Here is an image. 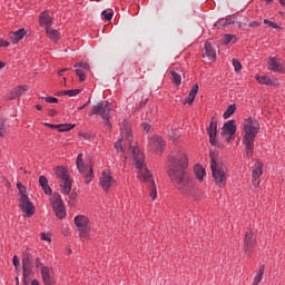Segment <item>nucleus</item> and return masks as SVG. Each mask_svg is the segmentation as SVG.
<instances>
[{
	"instance_id": "nucleus-1",
	"label": "nucleus",
	"mask_w": 285,
	"mask_h": 285,
	"mask_svg": "<svg viewBox=\"0 0 285 285\" xmlns=\"http://www.w3.org/2000/svg\"><path fill=\"white\" fill-rule=\"evenodd\" d=\"M187 168L188 156L184 153L169 157V169L167 173L171 184H174L175 188L183 193V195H193L195 184H193V179L188 177Z\"/></svg>"
},
{
	"instance_id": "nucleus-2",
	"label": "nucleus",
	"mask_w": 285,
	"mask_h": 285,
	"mask_svg": "<svg viewBox=\"0 0 285 285\" xmlns=\"http://www.w3.org/2000/svg\"><path fill=\"white\" fill-rule=\"evenodd\" d=\"M131 155L134 165L138 170V179H140V181H146L147 184H149V196L151 197V200L155 202V199H157V187L155 186L153 175L144 165V154H141L139 147H132Z\"/></svg>"
},
{
	"instance_id": "nucleus-3",
	"label": "nucleus",
	"mask_w": 285,
	"mask_h": 285,
	"mask_svg": "<svg viewBox=\"0 0 285 285\" xmlns=\"http://www.w3.org/2000/svg\"><path fill=\"white\" fill-rule=\"evenodd\" d=\"M210 157V169L212 175L214 177L216 186H219V188H223V186H226V166H224V163H222V159L215 154L214 151L209 153Z\"/></svg>"
},
{
	"instance_id": "nucleus-4",
	"label": "nucleus",
	"mask_w": 285,
	"mask_h": 285,
	"mask_svg": "<svg viewBox=\"0 0 285 285\" xmlns=\"http://www.w3.org/2000/svg\"><path fill=\"white\" fill-rule=\"evenodd\" d=\"M110 112H112V105L108 101H100L92 107L90 115H98L101 117L107 130H110L112 128V125L110 124Z\"/></svg>"
},
{
	"instance_id": "nucleus-5",
	"label": "nucleus",
	"mask_w": 285,
	"mask_h": 285,
	"mask_svg": "<svg viewBox=\"0 0 285 285\" xmlns=\"http://www.w3.org/2000/svg\"><path fill=\"white\" fill-rule=\"evenodd\" d=\"M55 175L57 179H59V186L62 195H70V190H72V179L70 178V174L66 167H55Z\"/></svg>"
},
{
	"instance_id": "nucleus-6",
	"label": "nucleus",
	"mask_w": 285,
	"mask_h": 285,
	"mask_svg": "<svg viewBox=\"0 0 285 285\" xmlns=\"http://www.w3.org/2000/svg\"><path fill=\"white\" fill-rule=\"evenodd\" d=\"M259 134V122L253 119H247L244 125V138L243 141L245 146H250L255 144V138Z\"/></svg>"
},
{
	"instance_id": "nucleus-7",
	"label": "nucleus",
	"mask_w": 285,
	"mask_h": 285,
	"mask_svg": "<svg viewBox=\"0 0 285 285\" xmlns=\"http://www.w3.org/2000/svg\"><path fill=\"white\" fill-rule=\"evenodd\" d=\"M124 146L132 148V132L130 131V124L124 120L121 127V138L115 144L117 153H124Z\"/></svg>"
},
{
	"instance_id": "nucleus-8",
	"label": "nucleus",
	"mask_w": 285,
	"mask_h": 285,
	"mask_svg": "<svg viewBox=\"0 0 285 285\" xmlns=\"http://www.w3.org/2000/svg\"><path fill=\"white\" fill-rule=\"evenodd\" d=\"M81 239H88V235H90V220L88 217L83 215H78L73 219Z\"/></svg>"
},
{
	"instance_id": "nucleus-9",
	"label": "nucleus",
	"mask_w": 285,
	"mask_h": 285,
	"mask_svg": "<svg viewBox=\"0 0 285 285\" xmlns=\"http://www.w3.org/2000/svg\"><path fill=\"white\" fill-rule=\"evenodd\" d=\"M77 168L81 175L85 176V184H90L92 181V165L83 164V154H79L76 160Z\"/></svg>"
},
{
	"instance_id": "nucleus-10",
	"label": "nucleus",
	"mask_w": 285,
	"mask_h": 285,
	"mask_svg": "<svg viewBox=\"0 0 285 285\" xmlns=\"http://www.w3.org/2000/svg\"><path fill=\"white\" fill-rule=\"evenodd\" d=\"M32 254L28 250L23 252L22 254V271H23V283L28 284V279H30V276L32 275Z\"/></svg>"
},
{
	"instance_id": "nucleus-11",
	"label": "nucleus",
	"mask_w": 285,
	"mask_h": 285,
	"mask_svg": "<svg viewBox=\"0 0 285 285\" xmlns=\"http://www.w3.org/2000/svg\"><path fill=\"white\" fill-rule=\"evenodd\" d=\"M51 204L56 217H58V219H63V217H66V206L63 205V200H61V195L53 194Z\"/></svg>"
},
{
	"instance_id": "nucleus-12",
	"label": "nucleus",
	"mask_w": 285,
	"mask_h": 285,
	"mask_svg": "<svg viewBox=\"0 0 285 285\" xmlns=\"http://www.w3.org/2000/svg\"><path fill=\"white\" fill-rule=\"evenodd\" d=\"M18 206L27 217L35 215V205L30 202L28 195L22 194V196H20Z\"/></svg>"
},
{
	"instance_id": "nucleus-13",
	"label": "nucleus",
	"mask_w": 285,
	"mask_h": 285,
	"mask_svg": "<svg viewBox=\"0 0 285 285\" xmlns=\"http://www.w3.org/2000/svg\"><path fill=\"white\" fill-rule=\"evenodd\" d=\"M148 146L150 150L156 153V155H161L164 153L166 142L159 136H151L148 140Z\"/></svg>"
},
{
	"instance_id": "nucleus-14",
	"label": "nucleus",
	"mask_w": 285,
	"mask_h": 285,
	"mask_svg": "<svg viewBox=\"0 0 285 285\" xmlns=\"http://www.w3.org/2000/svg\"><path fill=\"white\" fill-rule=\"evenodd\" d=\"M237 132V126L235 125V120H228L223 126V137H225L226 141H230L233 139V135Z\"/></svg>"
},
{
	"instance_id": "nucleus-15",
	"label": "nucleus",
	"mask_w": 285,
	"mask_h": 285,
	"mask_svg": "<svg viewBox=\"0 0 285 285\" xmlns=\"http://www.w3.org/2000/svg\"><path fill=\"white\" fill-rule=\"evenodd\" d=\"M268 66H269V70H272L273 72H285V65H284V60L282 59L272 57L268 59Z\"/></svg>"
},
{
	"instance_id": "nucleus-16",
	"label": "nucleus",
	"mask_w": 285,
	"mask_h": 285,
	"mask_svg": "<svg viewBox=\"0 0 285 285\" xmlns=\"http://www.w3.org/2000/svg\"><path fill=\"white\" fill-rule=\"evenodd\" d=\"M207 135L209 136V141L212 146L217 144V119L212 118L209 126L207 127Z\"/></svg>"
},
{
	"instance_id": "nucleus-17",
	"label": "nucleus",
	"mask_w": 285,
	"mask_h": 285,
	"mask_svg": "<svg viewBox=\"0 0 285 285\" xmlns=\"http://www.w3.org/2000/svg\"><path fill=\"white\" fill-rule=\"evenodd\" d=\"M264 175V165L262 163H256L252 169L253 185L259 186L258 179Z\"/></svg>"
},
{
	"instance_id": "nucleus-18",
	"label": "nucleus",
	"mask_w": 285,
	"mask_h": 285,
	"mask_svg": "<svg viewBox=\"0 0 285 285\" xmlns=\"http://www.w3.org/2000/svg\"><path fill=\"white\" fill-rule=\"evenodd\" d=\"M253 246H255V235L252 230L247 232L244 239V252L245 255H250V250H253Z\"/></svg>"
},
{
	"instance_id": "nucleus-19",
	"label": "nucleus",
	"mask_w": 285,
	"mask_h": 285,
	"mask_svg": "<svg viewBox=\"0 0 285 285\" xmlns=\"http://www.w3.org/2000/svg\"><path fill=\"white\" fill-rule=\"evenodd\" d=\"M203 57L204 59H207V61H215L217 58V50L215 49V46L210 45V42H205Z\"/></svg>"
},
{
	"instance_id": "nucleus-20",
	"label": "nucleus",
	"mask_w": 285,
	"mask_h": 285,
	"mask_svg": "<svg viewBox=\"0 0 285 285\" xmlns=\"http://www.w3.org/2000/svg\"><path fill=\"white\" fill-rule=\"evenodd\" d=\"M100 186L104 188V190H108V188H112L115 186V179L110 174L108 173H102L100 177Z\"/></svg>"
},
{
	"instance_id": "nucleus-21",
	"label": "nucleus",
	"mask_w": 285,
	"mask_h": 285,
	"mask_svg": "<svg viewBox=\"0 0 285 285\" xmlns=\"http://www.w3.org/2000/svg\"><path fill=\"white\" fill-rule=\"evenodd\" d=\"M39 26H41V28H43L45 26L46 28H50V26H52V12L43 11L39 16Z\"/></svg>"
},
{
	"instance_id": "nucleus-22",
	"label": "nucleus",
	"mask_w": 285,
	"mask_h": 285,
	"mask_svg": "<svg viewBox=\"0 0 285 285\" xmlns=\"http://www.w3.org/2000/svg\"><path fill=\"white\" fill-rule=\"evenodd\" d=\"M256 80L258 83H263L264 86H279V81L277 79L268 76H256Z\"/></svg>"
},
{
	"instance_id": "nucleus-23",
	"label": "nucleus",
	"mask_w": 285,
	"mask_h": 285,
	"mask_svg": "<svg viewBox=\"0 0 285 285\" xmlns=\"http://www.w3.org/2000/svg\"><path fill=\"white\" fill-rule=\"evenodd\" d=\"M26 92H28V87L19 86L11 91L9 99L12 101V100L21 97V95H26Z\"/></svg>"
},
{
	"instance_id": "nucleus-24",
	"label": "nucleus",
	"mask_w": 285,
	"mask_h": 285,
	"mask_svg": "<svg viewBox=\"0 0 285 285\" xmlns=\"http://www.w3.org/2000/svg\"><path fill=\"white\" fill-rule=\"evenodd\" d=\"M42 281L45 282L46 285L52 284V276L50 275V267L48 266H42L40 268Z\"/></svg>"
},
{
	"instance_id": "nucleus-25",
	"label": "nucleus",
	"mask_w": 285,
	"mask_h": 285,
	"mask_svg": "<svg viewBox=\"0 0 285 285\" xmlns=\"http://www.w3.org/2000/svg\"><path fill=\"white\" fill-rule=\"evenodd\" d=\"M39 185L41 186L45 195H52V188L48 185V178H46V176L39 177Z\"/></svg>"
},
{
	"instance_id": "nucleus-26",
	"label": "nucleus",
	"mask_w": 285,
	"mask_h": 285,
	"mask_svg": "<svg viewBox=\"0 0 285 285\" xmlns=\"http://www.w3.org/2000/svg\"><path fill=\"white\" fill-rule=\"evenodd\" d=\"M198 90H199V85H194L188 94V97L185 99L184 104H193L195 101V97H197Z\"/></svg>"
},
{
	"instance_id": "nucleus-27",
	"label": "nucleus",
	"mask_w": 285,
	"mask_h": 285,
	"mask_svg": "<svg viewBox=\"0 0 285 285\" xmlns=\"http://www.w3.org/2000/svg\"><path fill=\"white\" fill-rule=\"evenodd\" d=\"M46 32H47V37H49V39L51 41L57 42V40L60 39L59 31H57L56 29H52L50 27H46Z\"/></svg>"
},
{
	"instance_id": "nucleus-28",
	"label": "nucleus",
	"mask_w": 285,
	"mask_h": 285,
	"mask_svg": "<svg viewBox=\"0 0 285 285\" xmlns=\"http://www.w3.org/2000/svg\"><path fill=\"white\" fill-rule=\"evenodd\" d=\"M24 36L26 29H19L18 31L12 32L11 39H13V43H19Z\"/></svg>"
},
{
	"instance_id": "nucleus-29",
	"label": "nucleus",
	"mask_w": 285,
	"mask_h": 285,
	"mask_svg": "<svg viewBox=\"0 0 285 285\" xmlns=\"http://www.w3.org/2000/svg\"><path fill=\"white\" fill-rule=\"evenodd\" d=\"M194 173L196 177L199 179V181L204 180V176L206 175V170L204 169V167H202L200 165H196L194 167Z\"/></svg>"
},
{
	"instance_id": "nucleus-30",
	"label": "nucleus",
	"mask_w": 285,
	"mask_h": 285,
	"mask_svg": "<svg viewBox=\"0 0 285 285\" xmlns=\"http://www.w3.org/2000/svg\"><path fill=\"white\" fill-rule=\"evenodd\" d=\"M232 23H235V21L223 18V19H219L214 26L215 28H224L226 26H232Z\"/></svg>"
},
{
	"instance_id": "nucleus-31",
	"label": "nucleus",
	"mask_w": 285,
	"mask_h": 285,
	"mask_svg": "<svg viewBox=\"0 0 285 285\" xmlns=\"http://www.w3.org/2000/svg\"><path fill=\"white\" fill-rule=\"evenodd\" d=\"M235 110H237V105H229L224 112V119H228L230 116L235 115Z\"/></svg>"
},
{
	"instance_id": "nucleus-32",
	"label": "nucleus",
	"mask_w": 285,
	"mask_h": 285,
	"mask_svg": "<svg viewBox=\"0 0 285 285\" xmlns=\"http://www.w3.org/2000/svg\"><path fill=\"white\" fill-rule=\"evenodd\" d=\"M263 278H264V265L262 267H259L258 273L256 274V276L254 278L253 285H259V283L262 282Z\"/></svg>"
},
{
	"instance_id": "nucleus-33",
	"label": "nucleus",
	"mask_w": 285,
	"mask_h": 285,
	"mask_svg": "<svg viewBox=\"0 0 285 285\" xmlns=\"http://www.w3.org/2000/svg\"><path fill=\"white\" fill-rule=\"evenodd\" d=\"M59 132H68V130H72L75 128V125L72 124H61L57 126Z\"/></svg>"
},
{
	"instance_id": "nucleus-34",
	"label": "nucleus",
	"mask_w": 285,
	"mask_h": 285,
	"mask_svg": "<svg viewBox=\"0 0 285 285\" xmlns=\"http://www.w3.org/2000/svg\"><path fill=\"white\" fill-rule=\"evenodd\" d=\"M171 79L176 86H179L181 83V75L177 71H171Z\"/></svg>"
},
{
	"instance_id": "nucleus-35",
	"label": "nucleus",
	"mask_w": 285,
	"mask_h": 285,
	"mask_svg": "<svg viewBox=\"0 0 285 285\" xmlns=\"http://www.w3.org/2000/svg\"><path fill=\"white\" fill-rule=\"evenodd\" d=\"M81 90L79 89H70V90H63L61 91V95H68V97H77Z\"/></svg>"
},
{
	"instance_id": "nucleus-36",
	"label": "nucleus",
	"mask_w": 285,
	"mask_h": 285,
	"mask_svg": "<svg viewBox=\"0 0 285 285\" xmlns=\"http://www.w3.org/2000/svg\"><path fill=\"white\" fill-rule=\"evenodd\" d=\"M232 63L236 72H239V70H242V62H239V60L233 59Z\"/></svg>"
},
{
	"instance_id": "nucleus-37",
	"label": "nucleus",
	"mask_w": 285,
	"mask_h": 285,
	"mask_svg": "<svg viewBox=\"0 0 285 285\" xmlns=\"http://www.w3.org/2000/svg\"><path fill=\"white\" fill-rule=\"evenodd\" d=\"M233 39H235V36H230V35H225L223 37V43L225 46H228V43H230V41H233Z\"/></svg>"
},
{
	"instance_id": "nucleus-38",
	"label": "nucleus",
	"mask_w": 285,
	"mask_h": 285,
	"mask_svg": "<svg viewBox=\"0 0 285 285\" xmlns=\"http://www.w3.org/2000/svg\"><path fill=\"white\" fill-rule=\"evenodd\" d=\"M76 75L79 77V81H86V73L81 69H76Z\"/></svg>"
},
{
	"instance_id": "nucleus-39",
	"label": "nucleus",
	"mask_w": 285,
	"mask_h": 285,
	"mask_svg": "<svg viewBox=\"0 0 285 285\" xmlns=\"http://www.w3.org/2000/svg\"><path fill=\"white\" fill-rule=\"evenodd\" d=\"M101 17H104V19H106V21H111L112 20V12H108V11L104 10L101 12Z\"/></svg>"
},
{
	"instance_id": "nucleus-40",
	"label": "nucleus",
	"mask_w": 285,
	"mask_h": 285,
	"mask_svg": "<svg viewBox=\"0 0 285 285\" xmlns=\"http://www.w3.org/2000/svg\"><path fill=\"white\" fill-rule=\"evenodd\" d=\"M264 23H265L266 26H269L271 28H274L275 30H279V26H277V23H275V22H273V21H271V20H268V19H265V20H264Z\"/></svg>"
},
{
	"instance_id": "nucleus-41",
	"label": "nucleus",
	"mask_w": 285,
	"mask_h": 285,
	"mask_svg": "<svg viewBox=\"0 0 285 285\" xmlns=\"http://www.w3.org/2000/svg\"><path fill=\"white\" fill-rule=\"evenodd\" d=\"M17 188H18V190H19L21 197H22L23 195H26V186H23V184L18 183V184H17Z\"/></svg>"
},
{
	"instance_id": "nucleus-42",
	"label": "nucleus",
	"mask_w": 285,
	"mask_h": 285,
	"mask_svg": "<svg viewBox=\"0 0 285 285\" xmlns=\"http://www.w3.org/2000/svg\"><path fill=\"white\" fill-rule=\"evenodd\" d=\"M42 99H45L47 104H57L59 101L56 97H45Z\"/></svg>"
},
{
	"instance_id": "nucleus-43",
	"label": "nucleus",
	"mask_w": 285,
	"mask_h": 285,
	"mask_svg": "<svg viewBox=\"0 0 285 285\" xmlns=\"http://www.w3.org/2000/svg\"><path fill=\"white\" fill-rule=\"evenodd\" d=\"M246 146V155L247 157H250V155H253V146H255V142H252L250 146L245 145Z\"/></svg>"
},
{
	"instance_id": "nucleus-44",
	"label": "nucleus",
	"mask_w": 285,
	"mask_h": 285,
	"mask_svg": "<svg viewBox=\"0 0 285 285\" xmlns=\"http://www.w3.org/2000/svg\"><path fill=\"white\" fill-rule=\"evenodd\" d=\"M3 130H6V120L0 119V137H3Z\"/></svg>"
},
{
	"instance_id": "nucleus-45",
	"label": "nucleus",
	"mask_w": 285,
	"mask_h": 285,
	"mask_svg": "<svg viewBox=\"0 0 285 285\" xmlns=\"http://www.w3.org/2000/svg\"><path fill=\"white\" fill-rule=\"evenodd\" d=\"M73 68H83L85 70H88L87 62H77Z\"/></svg>"
},
{
	"instance_id": "nucleus-46",
	"label": "nucleus",
	"mask_w": 285,
	"mask_h": 285,
	"mask_svg": "<svg viewBox=\"0 0 285 285\" xmlns=\"http://www.w3.org/2000/svg\"><path fill=\"white\" fill-rule=\"evenodd\" d=\"M12 262L16 271H19V256L14 255Z\"/></svg>"
},
{
	"instance_id": "nucleus-47",
	"label": "nucleus",
	"mask_w": 285,
	"mask_h": 285,
	"mask_svg": "<svg viewBox=\"0 0 285 285\" xmlns=\"http://www.w3.org/2000/svg\"><path fill=\"white\" fill-rule=\"evenodd\" d=\"M41 239L43 242H48L50 244L51 239H50V235L46 234V233H42L41 234Z\"/></svg>"
},
{
	"instance_id": "nucleus-48",
	"label": "nucleus",
	"mask_w": 285,
	"mask_h": 285,
	"mask_svg": "<svg viewBox=\"0 0 285 285\" xmlns=\"http://www.w3.org/2000/svg\"><path fill=\"white\" fill-rule=\"evenodd\" d=\"M141 127H142L144 130H146V132H150V130H151V128H153V127H151L150 125H148L147 122H142Z\"/></svg>"
},
{
	"instance_id": "nucleus-49",
	"label": "nucleus",
	"mask_w": 285,
	"mask_h": 285,
	"mask_svg": "<svg viewBox=\"0 0 285 285\" xmlns=\"http://www.w3.org/2000/svg\"><path fill=\"white\" fill-rule=\"evenodd\" d=\"M41 266L43 267V263H41V258L37 257L36 258V268H41Z\"/></svg>"
},
{
	"instance_id": "nucleus-50",
	"label": "nucleus",
	"mask_w": 285,
	"mask_h": 285,
	"mask_svg": "<svg viewBox=\"0 0 285 285\" xmlns=\"http://www.w3.org/2000/svg\"><path fill=\"white\" fill-rule=\"evenodd\" d=\"M8 46H10V42L6 40H0V48H8Z\"/></svg>"
},
{
	"instance_id": "nucleus-51",
	"label": "nucleus",
	"mask_w": 285,
	"mask_h": 285,
	"mask_svg": "<svg viewBox=\"0 0 285 285\" xmlns=\"http://www.w3.org/2000/svg\"><path fill=\"white\" fill-rule=\"evenodd\" d=\"M45 126H48V128H57L58 125H52L49 122H45Z\"/></svg>"
},
{
	"instance_id": "nucleus-52",
	"label": "nucleus",
	"mask_w": 285,
	"mask_h": 285,
	"mask_svg": "<svg viewBox=\"0 0 285 285\" xmlns=\"http://www.w3.org/2000/svg\"><path fill=\"white\" fill-rule=\"evenodd\" d=\"M88 104H90V100L87 104H85L81 107H79V110H83V108H86V106H88Z\"/></svg>"
},
{
	"instance_id": "nucleus-53",
	"label": "nucleus",
	"mask_w": 285,
	"mask_h": 285,
	"mask_svg": "<svg viewBox=\"0 0 285 285\" xmlns=\"http://www.w3.org/2000/svg\"><path fill=\"white\" fill-rule=\"evenodd\" d=\"M36 108H37V110H43V106H41V105H37Z\"/></svg>"
},
{
	"instance_id": "nucleus-54",
	"label": "nucleus",
	"mask_w": 285,
	"mask_h": 285,
	"mask_svg": "<svg viewBox=\"0 0 285 285\" xmlns=\"http://www.w3.org/2000/svg\"><path fill=\"white\" fill-rule=\"evenodd\" d=\"M31 285H39V281L33 279V281L31 282Z\"/></svg>"
},
{
	"instance_id": "nucleus-55",
	"label": "nucleus",
	"mask_w": 285,
	"mask_h": 285,
	"mask_svg": "<svg viewBox=\"0 0 285 285\" xmlns=\"http://www.w3.org/2000/svg\"><path fill=\"white\" fill-rule=\"evenodd\" d=\"M70 199H75V197H77V195L76 194H70Z\"/></svg>"
},
{
	"instance_id": "nucleus-56",
	"label": "nucleus",
	"mask_w": 285,
	"mask_h": 285,
	"mask_svg": "<svg viewBox=\"0 0 285 285\" xmlns=\"http://www.w3.org/2000/svg\"><path fill=\"white\" fill-rule=\"evenodd\" d=\"M3 66H6V63L0 62V70H1V68H3Z\"/></svg>"
},
{
	"instance_id": "nucleus-57",
	"label": "nucleus",
	"mask_w": 285,
	"mask_h": 285,
	"mask_svg": "<svg viewBox=\"0 0 285 285\" xmlns=\"http://www.w3.org/2000/svg\"><path fill=\"white\" fill-rule=\"evenodd\" d=\"M266 3H273V0H265Z\"/></svg>"
},
{
	"instance_id": "nucleus-58",
	"label": "nucleus",
	"mask_w": 285,
	"mask_h": 285,
	"mask_svg": "<svg viewBox=\"0 0 285 285\" xmlns=\"http://www.w3.org/2000/svg\"><path fill=\"white\" fill-rule=\"evenodd\" d=\"M283 6H285V0H279Z\"/></svg>"
},
{
	"instance_id": "nucleus-59",
	"label": "nucleus",
	"mask_w": 285,
	"mask_h": 285,
	"mask_svg": "<svg viewBox=\"0 0 285 285\" xmlns=\"http://www.w3.org/2000/svg\"><path fill=\"white\" fill-rule=\"evenodd\" d=\"M16 284H19V277H16Z\"/></svg>"
},
{
	"instance_id": "nucleus-60",
	"label": "nucleus",
	"mask_w": 285,
	"mask_h": 285,
	"mask_svg": "<svg viewBox=\"0 0 285 285\" xmlns=\"http://www.w3.org/2000/svg\"><path fill=\"white\" fill-rule=\"evenodd\" d=\"M66 70H68V69L65 68V69L60 70V72H66Z\"/></svg>"
}]
</instances>
